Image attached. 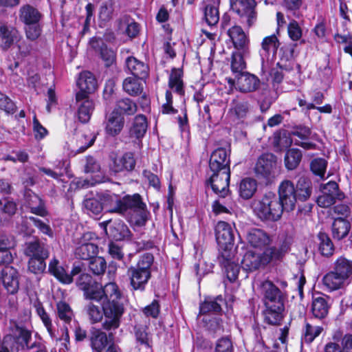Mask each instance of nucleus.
<instances>
[{
	"label": "nucleus",
	"instance_id": "nucleus-55",
	"mask_svg": "<svg viewBox=\"0 0 352 352\" xmlns=\"http://www.w3.org/2000/svg\"><path fill=\"white\" fill-rule=\"evenodd\" d=\"M289 250L287 242L283 241L278 247H272L265 250L266 254L270 257V262L272 260L281 258Z\"/></svg>",
	"mask_w": 352,
	"mask_h": 352
},
{
	"label": "nucleus",
	"instance_id": "nucleus-29",
	"mask_svg": "<svg viewBox=\"0 0 352 352\" xmlns=\"http://www.w3.org/2000/svg\"><path fill=\"white\" fill-rule=\"evenodd\" d=\"M77 85L80 89L78 92H82L89 96L97 89V81L91 72L84 71L79 75Z\"/></svg>",
	"mask_w": 352,
	"mask_h": 352
},
{
	"label": "nucleus",
	"instance_id": "nucleus-8",
	"mask_svg": "<svg viewBox=\"0 0 352 352\" xmlns=\"http://www.w3.org/2000/svg\"><path fill=\"white\" fill-rule=\"evenodd\" d=\"M228 83L231 86L236 85V88L241 92L249 93L257 90L261 82L255 75L245 72L236 76L234 79H228Z\"/></svg>",
	"mask_w": 352,
	"mask_h": 352
},
{
	"label": "nucleus",
	"instance_id": "nucleus-31",
	"mask_svg": "<svg viewBox=\"0 0 352 352\" xmlns=\"http://www.w3.org/2000/svg\"><path fill=\"white\" fill-rule=\"evenodd\" d=\"M135 166V160L132 153H126L120 157H117L113 160L111 166L112 170L116 173L124 170L131 171L133 170Z\"/></svg>",
	"mask_w": 352,
	"mask_h": 352
},
{
	"label": "nucleus",
	"instance_id": "nucleus-47",
	"mask_svg": "<svg viewBox=\"0 0 352 352\" xmlns=\"http://www.w3.org/2000/svg\"><path fill=\"white\" fill-rule=\"evenodd\" d=\"M124 90L131 96H137L143 90V83L139 78L135 77L126 78L122 84Z\"/></svg>",
	"mask_w": 352,
	"mask_h": 352
},
{
	"label": "nucleus",
	"instance_id": "nucleus-14",
	"mask_svg": "<svg viewBox=\"0 0 352 352\" xmlns=\"http://www.w3.org/2000/svg\"><path fill=\"white\" fill-rule=\"evenodd\" d=\"M245 239L250 246L258 249L267 247L272 241L271 236L267 232L259 228L249 230Z\"/></svg>",
	"mask_w": 352,
	"mask_h": 352
},
{
	"label": "nucleus",
	"instance_id": "nucleus-34",
	"mask_svg": "<svg viewBox=\"0 0 352 352\" xmlns=\"http://www.w3.org/2000/svg\"><path fill=\"white\" fill-rule=\"evenodd\" d=\"M48 270L51 274L64 284H70L73 281L72 276L66 272L60 265L59 261L55 258L50 262Z\"/></svg>",
	"mask_w": 352,
	"mask_h": 352
},
{
	"label": "nucleus",
	"instance_id": "nucleus-18",
	"mask_svg": "<svg viewBox=\"0 0 352 352\" xmlns=\"http://www.w3.org/2000/svg\"><path fill=\"white\" fill-rule=\"evenodd\" d=\"M228 34L236 51L250 54L249 39L240 26L232 27L228 30Z\"/></svg>",
	"mask_w": 352,
	"mask_h": 352
},
{
	"label": "nucleus",
	"instance_id": "nucleus-12",
	"mask_svg": "<svg viewBox=\"0 0 352 352\" xmlns=\"http://www.w3.org/2000/svg\"><path fill=\"white\" fill-rule=\"evenodd\" d=\"M270 263V257L265 250L262 253H256L252 251L247 252L241 261L242 267L245 271H254Z\"/></svg>",
	"mask_w": 352,
	"mask_h": 352
},
{
	"label": "nucleus",
	"instance_id": "nucleus-49",
	"mask_svg": "<svg viewBox=\"0 0 352 352\" xmlns=\"http://www.w3.org/2000/svg\"><path fill=\"white\" fill-rule=\"evenodd\" d=\"M83 291L86 299L97 302H104L102 287L99 283L94 282L92 285H90L89 287H84Z\"/></svg>",
	"mask_w": 352,
	"mask_h": 352
},
{
	"label": "nucleus",
	"instance_id": "nucleus-37",
	"mask_svg": "<svg viewBox=\"0 0 352 352\" xmlns=\"http://www.w3.org/2000/svg\"><path fill=\"white\" fill-rule=\"evenodd\" d=\"M148 122L146 118L144 115L137 116L132 123L129 130V134L131 138L140 139L143 138L146 132Z\"/></svg>",
	"mask_w": 352,
	"mask_h": 352
},
{
	"label": "nucleus",
	"instance_id": "nucleus-57",
	"mask_svg": "<svg viewBox=\"0 0 352 352\" xmlns=\"http://www.w3.org/2000/svg\"><path fill=\"white\" fill-rule=\"evenodd\" d=\"M107 263L104 258L94 256L90 259L89 268L96 275L103 274L106 270Z\"/></svg>",
	"mask_w": 352,
	"mask_h": 352
},
{
	"label": "nucleus",
	"instance_id": "nucleus-16",
	"mask_svg": "<svg viewBox=\"0 0 352 352\" xmlns=\"http://www.w3.org/2000/svg\"><path fill=\"white\" fill-rule=\"evenodd\" d=\"M76 101L78 107L79 120L82 122H88L94 109V102L82 92L76 93Z\"/></svg>",
	"mask_w": 352,
	"mask_h": 352
},
{
	"label": "nucleus",
	"instance_id": "nucleus-36",
	"mask_svg": "<svg viewBox=\"0 0 352 352\" xmlns=\"http://www.w3.org/2000/svg\"><path fill=\"white\" fill-rule=\"evenodd\" d=\"M41 16L40 12L30 5L23 6L20 9L19 19L25 25L38 23Z\"/></svg>",
	"mask_w": 352,
	"mask_h": 352
},
{
	"label": "nucleus",
	"instance_id": "nucleus-40",
	"mask_svg": "<svg viewBox=\"0 0 352 352\" xmlns=\"http://www.w3.org/2000/svg\"><path fill=\"white\" fill-rule=\"evenodd\" d=\"M225 303V300L221 296H218L215 298H208L200 305V313L206 314L210 312H220L221 305Z\"/></svg>",
	"mask_w": 352,
	"mask_h": 352
},
{
	"label": "nucleus",
	"instance_id": "nucleus-20",
	"mask_svg": "<svg viewBox=\"0 0 352 352\" xmlns=\"http://www.w3.org/2000/svg\"><path fill=\"white\" fill-rule=\"evenodd\" d=\"M20 38L19 32L16 28L5 25H0V47L3 50H8Z\"/></svg>",
	"mask_w": 352,
	"mask_h": 352
},
{
	"label": "nucleus",
	"instance_id": "nucleus-24",
	"mask_svg": "<svg viewBox=\"0 0 352 352\" xmlns=\"http://www.w3.org/2000/svg\"><path fill=\"white\" fill-rule=\"evenodd\" d=\"M329 300L326 296L313 298L311 310L314 318L321 320L327 317L331 307Z\"/></svg>",
	"mask_w": 352,
	"mask_h": 352
},
{
	"label": "nucleus",
	"instance_id": "nucleus-4",
	"mask_svg": "<svg viewBox=\"0 0 352 352\" xmlns=\"http://www.w3.org/2000/svg\"><path fill=\"white\" fill-rule=\"evenodd\" d=\"M216 239L221 256L227 261L234 256V233L232 226L225 221H219L215 228Z\"/></svg>",
	"mask_w": 352,
	"mask_h": 352
},
{
	"label": "nucleus",
	"instance_id": "nucleus-56",
	"mask_svg": "<svg viewBox=\"0 0 352 352\" xmlns=\"http://www.w3.org/2000/svg\"><path fill=\"white\" fill-rule=\"evenodd\" d=\"M56 307L58 318L65 323H69L74 317L70 306L65 302L60 301L57 303Z\"/></svg>",
	"mask_w": 352,
	"mask_h": 352
},
{
	"label": "nucleus",
	"instance_id": "nucleus-60",
	"mask_svg": "<svg viewBox=\"0 0 352 352\" xmlns=\"http://www.w3.org/2000/svg\"><path fill=\"white\" fill-rule=\"evenodd\" d=\"M204 16L207 23L209 25L217 24L219 19L218 8L215 6H206L204 11Z\"/></svg>",
	"mask_w": 352,
	"mask_h": 352
},
{
	"label": "nucleus",
	"instance_id": "nucleus-13",
	"mask_svg": "<svg viewBox=\"0 0 352 352\" xmlns=\"http://www.w3.org/2000/svg\"><path fill=\"white\" fill-rule=\"evenodd\" d=\"M260 289L263 295L264 305L283 302L281 291L270 280L263 281L260 285Z\"/></svg>",
	"mask_w": 352,
	"mask_h": 352
},
{
	"label": "nucleus",
	"instance_id": "nucleus-30",
	"mask_svg": "<svg viewBox=\"0 0 352 352\" xmlns=\"http://www.w3.org/2000/svg\"><path fill=\"white\" fill-rule=\"evenodd\" d=\"M258 188L257 181L252 177L242 179L237 186L239 196L247 200L252 198L256 193Z\"/></svg>",
	"mask_w": 352,
	"mask_h": 352
},
{
	"label": "nucleus",
	"instance_id": "nucleus-28",
	"mask_svg": "<svg viewBox=\"0 0 352 352\" xmlns=\"http://www.w3.org/2000/svg\"><path fill=\"white\" fill-rule=\"evenodd\" d=\"M116 0H106L100 6L98 11L100 25H105L111 21L116 12Z\"/></svg>",
	"mask_w": 352,
	"mask_h": 352
},
{
	"label": "nucleus",
	"instance_id": "nucleus-39",
	"mask_svg": "<svg viewBox=\"0 0 352 352\" xmlns=\"http://www.w3.org/2000/svg\"><path fill=\"white\" fill-rule=\"evenodd\" d=\"M96 135L90 132L78 133L76 138V148L77 153H82L94 143Z\"/></svg>",
	"mask_w": 352,
	"mask_h": 352
},
{
	"label": "nucleus",
	"instance_id": "nucleus-59",
	"mask_svg": "<svg viewBox=\"0 0 352 352\" xmlns=\"http://www.w3.org/2000/svg\"><path fill=\"white\" fill-rule=\"evenodd\" d=\"M327 162L324 159L316 158L312 160L310 168L313 173L323 178L326 172Z\"/></svg>",
	"mask_w": 352,
	"mask_h": 352
},
{
	"label": "nucleus",
	"instance_id": "nucleus-25",
	"mask_svg": "<svg viewBox=\"0 0 352 352\" xmlns=\"http://www.w3.org/2000/svg\"><path fill=\"white\" fill-rule=\"evenodd\" d=\"M112 339V332H109L107 335L100 329H94L90 337L91 346L96 352H102L107 346L109 340Z\"/></svg>",
	"mask_w": 352,
	"mask_h": 352
},
{
	"label": "nucleus",
	"instance_id": "nucleus-17",
	"mask_svg": "<svg viewBox=\"0 0 352 352\" xmlns=\"http://www.w3.org/2000/svg\"><path fill=\"white\" fill-rule=\"evenodd\" d=\"M0 278L8 293L13 294L18 291V272L14 267L10 265L4 266L1 270Z\"/></svg>",
	"mask_w": 352,
	"mask_h": 352
},
{
	"label": "nucleus",
	"instance_id": "nucleus-38",
	"mask_svg": "<svg viewBox=\"0 0 352 352\" xmlns=\"http://www.w3.org/2000/svg\"><path fill=\"white\" fill-rule=\"evenodd\" d=\"M351 229V224L349 221L343 218H337L332 224L333 237L337 240L345 238Z\"/></svg>",
	"mask_w": 352,
	"mask_h": 352
},
{
	"label": "nucleus",
	"instance_id": "nucleus-7",
	"mask_svg": "<svg viewBox=\"0 0 352 352\" xmlns=\"http://www.w3.org/2000/svg\"><path fill=\"white\" fill-rule=\"evenodd\" d=\"M256 6L255 0H230L231 9L248 27L252 26L256 20Z\"/></svg>",
	"mask_w": 352,
	"mask_h": 352
},
{
	"label": "nucleus",
	"instance_id": "nucleus-27",
	"mask_svg": "<svg viewBox=\"0 0 352 352\" xmlns=\"http://www.w3.org/2000/svg\"><path fill=\"white\" fill-rule=\"evenodd\" d=\"M124 125V118L118 111H112L107 119L105 131L111 136L118 135Z\"/></svg>",
	"mask_w": 352,
	"mask_h": 352
},
{
	"label": "nucleus",
	"instance_id": "nucleus-61",
	"mask_svg": "<svg viewBox=\"0 0 352 352\" xmlns=\"http://www.w3.org/2000/svg\"><path fill=\"white\" fill-rule=\"evenodd\" d=\"M46 258H47L37 257L30 258L28 262L29 270L34 274H40L43 272L46 267V264L45 262Z\"/></svg>",
	"mask_w": 352,
	"mask_h": 352
},
{
	"label": "nucleus",
	"instance_id": "nucleus-23",
	"mask_svg": "<svg viewBox=\"0 0 352 352\" xmlns=\"http://www.w3.org/2000/svg\"><path fill=\"white\" fill-rule=\"evenodd\" d=\"M91 48L100 52V57L104 61L105 66L109 67L115 61L116 54L115 52L108 48L107 45L103 43V41L100 38H91L89 42Z\"/></svg>",
	"mask_w": 352,
	"mask_h": 352
},
{
	"label": "nucleus",
	"instance_id": "nucleus-54",
	"mask_svg": "<svg viewBox=\"0 0 352 352\" xmlns=\"http://www.w3.org/2000/svg\"><path fill=\"white\" fill-rule=\"evenodd\" d=\"M323 328L320 326H312L307 323L303 330L302 340V342L309 344L318 337L322 331Z\"/></svg>",
	"mask_w": 352,
	"mask_h": 352
},
{
	"label": "nucleus",
	"instance_id": "nucleus-42",
	"mask_svg": "<svg viewBox=\"0 0 352 352\" xmlns=\"http://www.w3.org/2000/svg\"><path fill=\"white\" fill-rule=\"evenodd\" d=\"M312 192L311 182L305 177H301L298 180L296 188L297 198L300 201H306Z\"/></svg>",
	"mask_w": 352,
	"mask_h": 352
},
{
	"label": "nucleus",
	"instance_id": "nucleus-48",
	"mask_svg": "<svg viewBox=\"0 0 352 352\" xmlns=\"http://www.w3.org/2000/svg\"><path fill=\"white\" fill-rule=\"evenodd\" d=\"M302 159L301 151L298 148H290L287 151L284 162L285 167L288 170H294L296 168Z\"/></svg>",
	"mask_w": 352,
	"mask_h": 352
},
{
	"label": "nucleus",
	"instance_id": "nucleus-3",
	"mask_svg": "<svg viewBox=\"0 0 352 352\" xmlns=\"http://www.w3.org/2000/svg\"><path fill=\"white\" fill-rule=\"evenodd\" d=\"M153 256L150 253L143 254L136 266H132L127 271L130 285L134 290L144 291L151 276V267Z\"/></svg>",
	"mask_w": 352,
	"mask_h": 352
},
{
	"label": "nucleus",
	"instance_id": "nucleus-21",
	"mask_svg": "<svg viewBox=\"0 0 352 352\" xmlns=\"http://www.w3.org/2000/svg\"><path fill=\"white\" fill-rule=\"evenodd\" d=\"M24 253L30 258H47L50 254L47 246L38 239L25 243Z\"/></svg>",
	"mask_w": 352,
	"mask_h": 352
},
{
	"label": "nucleus",
	"instance_id": "nucleus-44",
	"mask_svg": "<svg viewBox=\"0 0 352 352\" xmlns=\"http://www.w3.org/2000/svg\"><path fill=\"white\" fill-rule=\"evenodd\" d=\"M183 72L180 69H173L170 74L168 86L179 95L184 94V83L182 80Z\"/></svg>",
	"mask_w": 352,
	"mask_h": 352
},
{
	"label": "nucleus",
	"instance_id": "nucleus-62",
	"mask_svg": "<svg viewBox=\"0 0 352 352\" xmlns=\"http://www.w3.org/2000/svg\"><path fill=\"white\" fill-rule=\"evenodd\" d=\"M292 144V140L287 134L280 133H276L273 138V144L274 146L279 149L286 148L291 146Z\"/></svg>",
	"mask_w": 352,
	"mask_h": 352
},
{
	"label": "nucleus",
	"instance_id": "nucleus-9",
	"mask_svg": "<svg viewBox=\"0 0 352 352\" xmlns=\"http://www.w3.org/2000/svg\"><path fill=\"white\" fill-rule=\"evenodd\" d=\"M284 210L292 211L295 208L297 196L294 184L289 180L283 181L278 186V197Z\"/></svg>",
	"mask_w": 352,
	"mask_h": 352
},
{
	"label": "nucleus",
	"instance_id": "nucleus-58",
	"mask_svg": "<svg viewBox=\"0 0 352 352\" xmlns=\"http://www.w3.org/2000/svg\"><path fill=\"white\" fill-rule=\"evenodd\" d=\"M85 309L91 323H97L102 320V314L100 307L93 302H89Z\"/></svg>",
	"mask_w": 352,
	"mask_h": 352
},
{
	"label": "nucleus",
	"instance_id": "nucleus-22",
	"mask_svg": "<svg viewBox=\"0 0 352 352\" xmlns=\"http://www.w3.org/2000/svg\"><path fill=\"white\" fill-rule=\"evenodd\" d=\"M263 315L265 321L270 324H279L283 318L284 303L278 302L276 305H265Z\"/></svg>",
	"mask_w": 352,
	"mask_h": 352
},
{
	"label": "nucleus",
	"instance_id": "nucleus-35",
	"mask_svg": "<svg viewBox=\"0 0 352 352\" xmlns=\"http://www.w3.org/2000/svg\"><path fill=\"white\" fill-rule=\"evenodd\" d=\"M332 271L349 283L352 276V261L341 256L335 261Z\"/></svg>",
	"mask_w": 352,
	"mask_h": 352
},
{
	"label": "nucleus",
	"instance_id": "nucleus-63",
	"mask_svg": "<svg viewBox=\"0 0 352 352\" xmlns=\"http://www.w3.org/2000/svg\"><path fill=\"white\" fill-rule=\"evenodd\" d=\"M334 38L337 43L344 45V52L352 55V35L350 33L336 34Z\"/></svg>",
	"mask_w": 352,
	"mask_h": 352
},
{
	"label": "nucleus",
	"instance_id": "nucleus-51",
	"mask_svg": "<svg viewBox=\"0 0 352 352\" xmlns=\"http://www.w3.org/2000/svg\"><path fill=\"white\" fill-rule=\"evenodd\" d=\"M17 210V204L12 199L3 198L0 199V212L5 219H9Z\"/></svg>",
	"mask_w": 352,
	"mask_h": 352
},
{
	"label": "nucleus",
	"instance_id": "nucleus-46",
	"mask_svg": "<svg viewBox=\"0 0 352 352\" xmlns=\"http://www.w3.org/2000/svg\"><path fill=\"white\" fill-rule=\"evenodd\" d=\"M250 54H245L241 51H236L232 53L231 61V69L234 76L242 74L246 67L244 58Z\"/></svg>",
	"mask_w": 352,
	"mask_h": 352
},
{
	"label": "nucleus",
	"instance_id": "nucleus-1",
	"mask_svg": "<svg viewBox=\"0 0 352 352\" xmlns=\"http://www.w3.org/2000/svg\"><path fill=\"white\" fill-rule=\"evenodd\" d=\"M104 198L111 201L109 204L104 201V206H109L108 211L124 215L129 211H133L139 213L138 217L131 219V223L138 226H142L147 220V212L146 204L142 202V198L139 194L133 195H126L121 199H118L115 195H106Z\"/></svg>",
	"mask_w": 352,
	"mask_h": 352
},
{
	"label": "nucleus",
	"instance_id": "nucleus-45",
	"mask_svg": "<svg viewBox=\"0 0 352 352\" xmlns=\"http://www.w3.org/2000/svg\"><path fill=\"white\" fill-rule=\"evenodd\" d=\"M98 253V246L93 243H85L79 245L75 250L77 258L87 260L91 259Z\"/></svg>",
	"mask_w": 352,
	"mask_h": 352
},
{
	"label": "nucleus",
	"instance_id": "nucleus-53",
	"mask_svg": "<svg viewBox=\"0 0 352 352\" xmlns=\"http://www.w3.org/2000/svg\"><path fill=\"white\" fill-rule=\"evenodd\" d=\"M318 236L320 241L319 250L321 254L326 256H331L333 253L334 248L330 238L324 232H320Z\"/></svg>",
	"mask_w": 352,
	"mask_h": 352
},
{
	"label": "nucleus",
	"instance_id": "nucleus-33",
	"mask_svg": "<svg viewBox=\"0 0 352 352\" xmlns=\"http://www.w3.org/2000/svg\"><path fill=\"white\" fill-rule=\"evenodd\" d=\"M25 202L32 213L41 217H45L47 214L43 201L34 192L30 191L26 192Z\"/></svg>",
	"mask_w": 352,
	"mask_h": 352
},
{
	"label": "nucleus",
	"instance_id": "nucleus-5",
	"mask_svg": "<svg viewBox=\"0 0 352 352\" xmlns=\"http://www.w3.org/2000/svg\"><path fill=\"white\" fill-rule=\"evenodd\" d=\"M254 170L258 178L270 181L279 171L276 157L272 153L262 155L258 158Z\"/></svg>",
	"mask_w": 352,
	"mask_h": 352
},
{
	"label": "nucleus",
	"instance_id": "nucleus-41",
	"mask_svg": "<svg viewBox=\"0 0 352 352\" xmlns=\"http://www.w3.org/2000/svg\"><path fill=\"white\" fill-rule=\"evenodd\" d=\"M104 301L106 303L122 304L119 302L121 297V293L118 285L115 283H109L102 287Z\"/></svg>",
	"mask_w": 352,
	"mask_h": 352
},
{
	"label": "nucleus",
	"instance_id": "nucleus-64",
	"mask_svg": "<svg viewBox=\"0 0 352 352\" xmlns=\"http://www.w3.org/2000/svg\"><path fill=\"white\" fill-rule=\"evenodd\" d=\"M321 191L328 195H333L336 199H342L344 197L343 194L339 192L338 185L335 182H329L322 186Z\"/></svg>",
	"mask_w": 352,
	"mask_h": 352
},
{
	"label": "nucleus",
	"instance_id": "nucleus-32",
	"mask_svg": "<svg viewBox=\"0 0 352 352\" xmlns=\"http://www.w3.org/2000/svg\"><path fill=\"white\" fill-rule=\"evenodd\" d=\"M322 283L323 286L330 292L342 289L349 284V282L342 278V276H339L332 270L322 277Z\"/></svg>",
	"mask_w": 352,
	"mask_h": 352
},
{
	"label": "nucleus",
	"instance_id": "nucleus-26",
	"mask_svg": "<svg viewBox=\"0 0 352 352\" xmlns=\"http://www.w3.org/2000/svg\"><path fill=\"white\" fill-rule=\"evenodd\" d=\"M126 65L129 71L133 75V77L143 80L148 75V67L144 62L133 56L127 58Z\"/></svg>",
	"mask_w": 352,
	"mask_h": 352
},
{
	"label": "nucleus",
	"instance_id": "nucleus-52",
	"mask_svg": "<svg viewBox=\"0 0 352 352\" xmlns=\"http://www.w3.org/2000/svg\"><path fill=\"white\" fill-rule=\"evenodd\" d=\"M106 201V203H108L109 204L111 203V201L107 198L103 197V203L102 204L99 202L96 199H87L85 201L84 205L85 209L87 210L88 213L89 214H92L94 215H98L100 214V212L102 210L103 206L104 207H109L108 210L109 209V206H104V201Z\"/></svg>",
	"mask_w": 352,
	"mask_h": 352
},
{
	"label": "nucleus",
	"instance_id": "nucleus-11",
	"mask_svg": "<svg viewBox=\"0 0 352 352\" xmlns=\"http://www.w3.org/2000/svg\"><path fill=\"white\" fill-rule=\"evenodd\" d=\"M230 151L224 148H218L214 150L210 158L209 167L212 173L223 170H230Z\"/></svg>",
	"mask_w": 352,
	"mask_h": 352
},
{
	"label": "nucleus",
	"instance_id": "nucleus-2",
	"mask_svg": "<svg viewBox=\"0 0 352 352\" xmlns=\"http://www.w3.org/2000/svg\"><path fill=\"white\" fill-rule=\"evenodd\" d=\"M251 206L255 215L263 221L279 220L284 210L280 199L272 192H267L261 198L253 200Z\"/></svg>",
	"mask_w": 352,
	"mask_h": 352
},
{
	"label": "nucleus",
	"instance_id": "nucleus-10",
	"mask_svg": "<svg viewBox=\"0 0 352 352\" xmlns=\"http://www.w3.org/2000/svg\"><path fill=\"white\" fill-rule=\"evenodd\" d=\"M230 170L213 173L209 182L214 192L220 197H226L229 194Z\"/></svg>",
	"mask_w": 352,
	"mask_h": 352
},
{
	"label": "nucleus",
	"instance_id": "nucleus-15",
	"mask_svg": "<svg viewBox=\"0 0 352 352\" xmlns=\"http://www.w3.org/2000/svg\"><path fill=\"white\" fill-rule=\"evenodd\" d=\"M111 223V220L105 221L100 223L111 237L116 241H121L125 239H129L131 236V232L127 226L122 221H114L109 226V233L107 232V226Z\"/></svg>",
	"mask_w": 352,
	"mask_h": 352
},
{
	"label": "nucleus",
	"instance_id": "nucleus-19",
	"mask_svg": "<svg viewBox=\"0 0 352 352\" xmlns=\"http://www.w3.org/2000/svg\"><path fill=\"white\" fill-rule=\"evenodd\" d=\"M280 45L279 41L275 34L265 36L261 43L259 54L262 62L268 61L270 57H274Z\"/></svg>",
	"mask_w": 352,
	"mask_h": 352
},
{
	"label": "nucleus",
	"instance_id": "nucleus-6",
	"mask_svg": "<svg viewBox=\"0 0 352 352\" xmlns=\"http://www.w3.org/2000/svg\"><path fill=\"white\" fill-rule=\"evenodd\" d=\"M102 310L104 316L102 322L103 329L109 332L117 329L120 325V319L124 311L123 305L104 302Z\"/></svg>",
	"mask_w": 352,
	"mask_h": 352
},
{
	"label": "nucleus",
	"instance_id": "nucleus-50",
	"mask_svg": "<svg viewBox=\"0 0 352 352\" xmlns=\"http://www.w3.org/2000/svg\"><path fill=\"white\" fill-rule=\"evenodd\" d=\"M138 107L135 102L129 98H124L117 102L113 111H118L121 115H133L137 111Z\"/></svg>",
	"mask_w": 352,
	"mask_h": 352
},
{
	"label": "nucleus",
	"instance_id": "nucleus-43",
	"mask_svg": "<svg viewBox=\"0 0 352 352\" xmlns=\"http://www.w3.org/2000/svg\"><path fill=\"white\" fill-rule=\"evenodd\" d=\"M249 110L248 103L244 100L234 99L232 101L229 114L235 119L243 118Z\"/></svg>",
	"mask_w": 352,
	"mask_h": 352
}]
</instances>
